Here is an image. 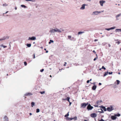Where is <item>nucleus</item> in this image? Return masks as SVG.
Wrapping results in <instances>:
<instances>
[{"label": "nucleus", "mask_w": 121, "mask_h": 121, "mask_svg": "<svg viewBox=\"0 0 121 121\" xmlns=\"http://www.w3.org/2000/svg\"><path fill=\"white\" fill-rule=\"evenodd\" d=\"M70 40L71 41H75L76 40V39L74 37H72V39H70Z\"/></svg>", "instance_id": "obj_23"}, {"label": "nucleus", "mask_w": 121, "mask_h": 121, "mask_svg": "<svg viewBox=\"0 0 121 121\" xmlns=\"http://www.w3.org/2000/svg\"><path fill=\"white\" fill-rule=\"evenodd\" d=\"M4 121H8V118L6 116L4 117Z\"/></svg>", "instance_id": "obj_18"}, {"label": "nucleus", "mask_w": 121, "mask_h": 121, "mask_svg": "<svg viewBox=\"0 0 121 121\" xmlns=\"http://www.w3.org/2000/svg\"><path fill=\"white\" fill-rule=\"evenodd\" d=\"M93 108V107L91 106L90 104H89L87 108V109L88 110H91Z\"/></svg>", "instance_id": "obj_3"}, {"label": "nucleus", "mask_w": 121, "mask_h": 121, "mask_svg": "<svg viewBox=\"0 0 121 121\" xmlns=\"http://www.w3.org/2000/svg\"><path fill=\"white\" fill-rule=\"evenodd\" d=\"M90 81L89 80H88L86 82L87 83H88Z\"/></svg>", "instance_id": "obj_53"}, {"label": "nucleus", "mask_w": 121, "mask_h": 121, "mask_svg": "<svg viewBox=\"0 0 121 121\" xmlns=\"http://www.w3.org/2000/svg\"><path fill=\"white\" fill-rule=\"evenodd\" d=\"M67 63L66 62H65V64H64V66H66V64Z\"/></svg>", "instance_id": "obj_50"}, {"label": "nucleus", "mask_w": 121, "mask_h": 121, "mask_svg": "<svg viewBox=\"0 0 121 121\" xmlns=\"http://www.w3.org/2000/svg\"><path fill=\"white\" fill-rule=\"evenodd\" d=\"M69 112H68V113H67V114L65 115V117H67V116H69Z\"/></svg>", "instance_id": "obj_29"}, {"label": "nucleus", "mask_w": 121, "mask_h": 121, "mask_svg": "<svg viewBox=\"0 0 121 121\" xmlns=\"http://www.w3.org/2000/svg\"><path fill=\"white\" fill-rule=\"evenodd\" d=\"M25 0L27 1H31L32 2H34V1H35V0Z\"/></svg>", "instance_id": "obj_38"}, {"label": "nucleus", "mask_w": 121, "mask_h": 121, "mask_svg": "<svg viewBox=\"0 0 121 121\" xmlns=\"http://www.w3.org/2000/svg\"><path fill=\"white\" fill-rule=\"evenodd\" d=\"M68 119L70 121H71L73 120L72 118H68Z\"/></svg>", "instance_id": "obj_41"}, {"label": "nucleus", "mask_w": 121, "mask_h": 121, "mask_svg": "<svg viewBox=\"0 0 121 121\" xmlns=\"http://www.w3.org/2000/svg\"><path fill=\"white\" fill-rule=\"evenodd\" d=\"M116 28L115 26H113L111 27L110 28L111 30H113L115 29Z\"/></svg>", "instance_id": "obj_32"}, {"label": "nucleus", "mask_w": 121, "mask_h": 121, "mask_svg": "<svg viewBox=\"0 0 121 121\" xmlns=\"http://www.w3.org/2000/svg\"><path fill=\"white\" fill-rule=\"evenodd\" d=\"M99 3L101 6H103L104 3L105 2V1L103 0H100L99 1Z\"/></svg>", "instance_id": "obj_7"}, {"label": "nucleus", "mask_w": 121, "mask_h": 121, "mask_svg": "<svg viewBox=\"0 0 121 121\" xmlns=\"http://www.w3.org/2000/svg\"><path fill=\"white\" fill-rule=\"evenodd\" d=\"M40 111V110L38 108L36 109V112L37 113H38Z\"/></svg>", "instance_id": "obj_33"}, {"label": "nucleus", "mask_w": 121, "mask_h": 121, "mask_svg": "<svg viewBox=\"0 0 121 121\" xmlns=\"http://www.w3.org/2000/svg\"><path fill=\"white\" fill-rule=\"evenodd\" d=\"M9 36H7L4 37L0 39L1 41H3V40H5L7 39H8L9 38Z\"/></svg>", "instance_id": "obj_2"}, {"label": "nucleus", "mask_w": 121, "mask_h": 121, "mask_svg": "<svg viewBox=\"0 0 121 121\" xmlns=\"http://www.w3.org/2000/svg\"><path fill=\"white\" fill-rule=\"evenodd\" d=\"M106 43H105V42H104L102 44V45H103V46H104V45L105 44H106Z\"/></svg>", "instance_id": "obj_42"}, {"label": "nucleus", "mask_w": 121, "mask_h": 121, "mask_svg": "<svg viewBox=\"0 0 121 121\" xmlns=\"http://www.w3.org/2000/svg\"><path fill=\"white\" fill-rule=\"evenodd\" d=\"M69 102V105L70 106L71 105V102H70V101Z\"/></svg>", "instance_id": "obj_51"}, {"label": "nucleus", "mask_w": 121, "mask_h": 121, "mask_svg": "<svg viewBox=\"0 0 121 121\" xmlns=\"http://www.w3.org/2000/svg\"><path fill=\"white\" fill-rule=\"evenodd\" d=\"M15 10H17V7H15Z\"/></svg>", "instance_id": "obj_60"}, {"label": "nucleus", "mask_w": 121, "mask_h": 121, "mask_svg": "<svg viewBox=\"0 0 121 121\" xmlns=\"http://www.w3.org/2000/svg\"><path fill=\"white\" fill-rule=\"evenodd\" d=\"M86 5L85 4H83L82 5V7L80 8V9L81 10H83L85 9V6Z\"/></svg>", "instance_id": "obj_12"}, {"label": "nucleus", "mask_w": 121, "mask_h": 121, "mask_svg": "<svg viewBox=\"0 0 121 121\" xmlns=\"http://www.w3.org/2000/svg\"><path fill=\"white\" fill-rule=\"evenodd\" d=\"M96 86L95 85H94V86H93L92 87V89L94 90H95L96 89Z\"/></svg>", "instance_id": "obj_17"}, {"label": "nucleus", "mask_w": 121, "mask_h": 121, "mask_svg": "<svg viewBox=\"0 0 121 121\" xmlns=\"http://www.w3.org/2000/svg\"><path fill=\"white\" fill-rule=\"evenodd\" d=\"M0 46L1 47H3L4 48L7 47V46L4 45L3 44H1L0 45Z\"/></svg>", "instance_id": "obj_31"}, {"label": "nucleus", "mask_w": 121, "mask_h": 121, "mask_svg": "<svg viewBox=\"0 0 121 121\" xmlns=\"http://www.w3.org/2000/svg\"><path fill=\"white\" fill-rule=\"evenodd\" d=\"M8 11H7L6 13H5V14L7 13H8Z\"/></svg>", "instance_id": "obj_63"}, {"label": "nucleus", "mask_w": 121, "mask_h": 121, "mask_svg": "<svg viewBox=\"0 0 121 121\" xmlns=\"http://www.w3.org/2000/svg\"><path fill=\"white\" fill-rule=\"evenodd\" d=\"M115 31L116 32H121V29H116Z\"/></svg>", "instance_id": "obj_11"}, {"label": "nucleus", "mask_w": 121, "mask_h": 121, "mask_svg": "<svg viewBox=\"0 0 121 121\" xmlns=\"http://www.w3.org/2000/svg\"><path fill=\"white\" fill-rule=\"evenodd\" d=\"M69 99H70V98L69 97H67L65 99H63V100H67L68 102H69L70 101H69Z\"/></svg>", "instance_id": "obj_20"}, {"label": "nucleus", "mask_w": 121, "mask_h": 121, "mask_svg": "<svg viewBox=\"0 0 121 121\" xmlns=\"http://www.w3.org/2000/svg\"><path fill=\"white\" fill-rule=\"evenodd\" d=\"M33 58L34 59L35 58V54H34L33 55Z\"/></svg>", "instance_id": "obj_44"}, {"label": "nucleus", "mask_w": 121, "mask_h": 121, "mask_svg": "<svg viewBox=\"0 0 121 121\" xmlns=\"http://www.w3.org/2000/svg\"><path fill=\"white\" fill-rule=\"evenodd\" d=\"M98 41V40L97 39H95L94 40V41H95V42L97 41Z\"/></svg>", "instance_id": "obj_54"}, {"label": "nucleus", "mask_w": 121, "mask_h": 121, "mask_svg": "<svg viewBox=\"0 0 121 121\" xmlns=\"http://www.w3.org/2000/svg\"><path fill=\"white\" fill-rule=\"evenodd\" d=\"M21 6L22 7H23L24 8H27V7L24 5H21Z\"/></svg>", "instance_id": "obj_26"}, {"label": "nucleus", "mask_w": 121, "mask_h": 121, "mask_svg": "<svg viewBox=\"0 0 121 121\" xmlns=\"http://www.w3.org/2000/svg\"><path fill=\"white\" fill-rule=\"evenodd\" d=\"M8 5L7 4H6L5 3L4 4H3V6H8Z\"/></svg>", "instance_id": "obj_35"}, {"label": "nucleus", "mask_w": 121, "mask_h": 121, "mask_svg": "<svg viewBox=\"0 0 121 121\" xmlns=\"http://www.w3.org/2000/svg\"><path fill=\"white\" fill-rule=\"evenodd\" d=\"M84 33V31H80L78 33V35H81L82 34V33Z\"/></svg>", "instance_id": "obj_21"}, {"label": "nucleus", "mask_w": 121, "mask_h": 121, "mask_svg": "<svg viewBox=\"0 0 121 121\" xmlns=\"http://www.w3.org/2000/svg\"><path fill=\"white\" fill-rule=\"evenodd\" d=\"M96 56H97V57H96V58H95L94 59V61H95L96 60V59H97V54H96Z\"/></svg>", "instance_id": "obj_37"}, {"label": "nucleus", "mask_w": 121, "mask_h": 121, "mask_svg": "<svg viewBox=\"0 0 121 121\" xmlns=\"http://www.w3.org/2000/svg\"><path fill=\"white\" fill-rule=\"evenodd\" d=\"M99 121H105L103 119H101L100 120H99Z\"/></svg>", "instance_id": "obj_49"}, {"label": "nucleus", "mask_w": 121, "mask_h": 121, "mask_svg": "<svg viewBox=\"0 0 121 121\" xmlns=\"http://www.w3.org/2000/svg\"><path fill=\"white\" fill-rule=\"evenodd\" d=\"M121 13H120L116 16V20H119V19L118 18V17L121 16Z\"/></svg>", "instance_id": "obj_10"}, {"label": "nucleus", "mask_w": 121, "mask_h": 121, "mask_svg": "<svg viewBox=\"0 0 121 121\" xmlns=\"http://www.w3.org/2000/svg\"><path fill=\"white\" fill-rule=\"evenodd\" d=\"M94 106H95V107H98V105H95Z\"/></svg>", "instance_id": "obj_59"}, {"label": "nucleus", "mask_w": 121, "mask_h": 121, "mask_svg": "<svg viewBox=\"0 0 121 121\" xmlns=\"http://www.w3.org/2000/svg\"><path fill=\"white\" fill-rule=\"evenodd\" d=\"M97 116V114L95 113H93L91 114V116L93 118L96 117Z\"/></svg>", "instance_id": "obj_9"}, {"label": "nucleus", "mask_w": 121, "mask_h": 121, "mask_svg": "<svg viewBox=\"0 0 121 121\" xmlns=\"http://www.w3.org/2000/svg\"><path fill=\"white\" fill-rule=\"evenodd\" d=\"M98 112L101 113H103L104 112L103 110L101 108L99 109H98Z\"/></svg>", "instance_id": "obj_15"}, {"label": "nucleus", "mask_w": 121, "mask_h": 121, "mask_svg": "<svg viewBox=\"0 0 121 121\" xmlns=\"http://www.w3.org/2000/svg\"><path fill=\"white\" fill-rule=\"evenodd\" d=\"M36 39V37L34 36H33L31 37H29L28 39V40H34Z\"/></svg>", "instance_id": "obj_5"}, {"label": "nucleus", "mask_w": 121, "mask_h": 121, "mask_svg": "<svg viewBox=\"0 0 121 121\" xmlns=\"http://www.w3.org/2000/svg\"><path fill=\"white\" fill-rule=\"evenodd\" d=\"M108 46L109 47H111V45L110 44H108Z\"/></svg>", "instance_id": "obj_56"}, {"label": "nucleus", "mask_w": 121, "mask_h": 121, "mask_svg": "<svg viewBox=\"0 0 121 121\" xmlns=\"http://www.w3.org/2000/svg\"><path fill=\"white\" fill-rule=\"evenodd\" d=\"M117 85L119 84L120 82L119 81V80H117Z\"/></svg>", "instance_id": "obj_36"}, {"label": "nucleus", "mask_w": 121, "mask_h": 121, "mask_svg": "<svg viewBox=\"0 0 121 121\" xmlns=\"http://www.w3.org/2000/svg\"><path fill=\"white\" fill-rule=\"evenodd\" d=\"M87 1L90 2L91 1V0H87Z\"/></svg>", "instance_id": "obj_64"}, {"label": "nucleus", "mask_w": 121, "mask_h": 121, "mask_svg": "<svg viewBox=\"0 0 121 121\" xmlns=\"http://www.w3.org/2000/svg\"><path fill=\"white\" fill-rule=\"evenodd\" d=\"M101 83H99V85H101Z\"/></svg>", "instance_id": "obj_57"}, {"label": "nucleus", "mask_w": 121, "mask_h": 121, "mask_svg": "<svg viewBox=\"0 0 121 121\" xmlns=\"http://www.w3.org/2000/svg\"><path fill=\"white\" fill-rule=\"evenodd\" d=\"M112 72H108V73L109 74H112Z\"/></svg>", "instance_id": "obj_46"}, {"label": "nucleus", "mask_w": 121, "mask_h": 121, "mask_svg": "<svg viewBox=\"0 0 121 121\" xmlns=\"http://www.w3.org/2000/svg\"><path fill=\"white\" fill-rule=\"evenodd\" d=\"M118 44H119L120 43V42L119 41H118L116 43Z\"/></svg>", "instance_id": "obj_52"}, {"label": "nucleus", "mask_w": 121, "mask_h": 121, "mask_svg": "<svg viewBox=\"0 0 121 121\" xmlns=\"http://www.w3.org/2000/svg\"><path fill=\"white\" fill-rule=\"evenodd\" d=\"M111 118L112 120H115L117 118V117H116L115 115L114 116H112L111 117Z\"/></svg>", "instance_id": "obj_13"}, {"label": "nucleus", "mask_w": 121, "mask_h": 121, "mask_svg": "<svg viewBox=\"0 0 121 121\" xmlns=\"http://www.w3.org/2000/svg\"><path fill=\"white\" fill-rule=\"evenodd\" d=\"M68 39L70 40V39L71 38V36L70 35H68Z\"/></svg>", "instance_id": "obj_39"}, {"label": "nucleus", "mask_w": 121, "mask_h": 121, "mask_svg": "<svg viewBox=\"0 0 121 121\" xmlns=\"http://www.w3.org/2000/svg\"><path fill=\"white\" fill-rule=\"evenodd\" d=\"M44 69H42L40 70V72H42L44 71Z\"/></svg>", "instance_id": "obj_48"}, {"label": "nucleus", "mask_w": 121, "mask_h": 121, "mask_svg": "<svg viewBox=\"0 0 121 121\" xmlns=\"http://www.w3.org/2000/svg\"><path fill=\"white\" fill-rule=\"evenodd\" d=\"M32 95V94L31 93H27L25 94L24 95L26 96H30Z\"/></svg>", "instance_id": "obj_14"}, {"label": "nucleus", "mask_w": 121, "mask_h": 121, "mask_svg": "<svg viewBox=\"0 0 121 121\" xmlns=\"http://www.w3.org/2000/svg\"><path fill=\"white\" fill-rule=\"evenodd\" d=\"M53 41L51 39L50 40V42H49V43L50 44L51 43H53Z\"/></svg>", "instance_id": "obj_30"}, {"label": "nucleus", "mask_w": 121, "mask_h": 121, "mask_svg": "<svg viewBox=\"0 0 121 121\" xmlns=\"http://www.w3.org/2000/svg\"><path fill=\"white\" fill-rule=\"evenodd\" d=\"M115 115L116 117H119L121 115L119 113H117V114H115Z\"/></svg>", "instance_id": "obj_24"}, {"label": "nucleus", "mask_w": 121, "mask_h": 121, "mask_svg": "<svg viewBox=\"0 0 121 121\" xmlns=\"http://www.w3.org/2000/svg\"><path fill=\"white\" fill-rule=\"evenodd\" d=\"M24 65H25V66H26L27 65V63L26 62V61L24 62Z\"/></svg>", "instance_id": "obj_43"}, {"label": "nucleus", "mask_w": 121, "mask_h": 121, "mask_svg": "<svg viewBox=\"0 0 121 121\" xmlns=\"http://www.w3.org/2000/svg\"><path fill=\"white\" fill-rule=\"evenodd\" d=\"M105 30L108 31H109L111 30L110 28H105Z\"/></svg>", "instance_id": "obj_40"}, {"label": "nucleus", "mask_w": 121, "mask_h": 121, "mask_svg": "<svg viewBox=\"0 0 121 121\" xmlns=\"http://www.w3.org/2000/svg\"><path fill=\"white\" fill-rule=\"evenodd\" d=\"M73 119L74 121L76 120H77V117H75L73 118H72Z\"/></svg>", "instance_id": "obj_28"}, {"label": "nucleus", "mask_w": 121, "mask_h": 121, "mask_svg": "<svg viewBox=\"0 0 121 121\" xmlns=\"http://www.w3.org/2000/svg\"><path fill=\"white\" fill-rule=\"evenodd\" d=\"M106 110L109 112H111L113 110V107H108L107 108Z\"/></svg>", "instance_id": "obj_6"}, {"label": "nucleus", "mask_w": 121, "mask_h": 121, "mask_svg": "<svg viewBox=\"0 0 121 121\" xmlns=\"http://www.w3.org/2000/svg\"><path fill=\"white\" fill-rule=\"evenodd\" d=\"M100 101L98 100L97 101V104H99L100 103Z\"/></svg>", "instance_id": "obj_47"}, {"label": "nucleus", "mask_w": 121, "mask_h": 121, "mask_svg": "<svg viewBox=\"0 0 121 121\" xmlns=\"http://www.w3.org/2000/svg\"><path fill=\"white\" fill-rule=\"evenodd\" d=\"M100 108H102V109H103L104 110V111H106L107 110L105 108V107L103 106H101L100 107Z\"/></svg>", "instance_id": "obj_16"}, {"label": "nucleus", "mask_w": 121, "mask_h": 121, "mask_svg": "<svg viewBox=\"0 0 121 121\" xmlns=\"http://www.w3.org/2000/svg\"><path fill=\"white\" fill-rule=\"evenodd\" d=\"M93 52L95 53H96V52L95 51V50L93 51Z\"/></svg>", "instance_id": "obj_55"}, {"label": "nucleus", "mask_w": 121, "mask_h": 121, "mask_svg": "<svg viewBox=\"0 0 121 121\" xmlns=\"http://www.w3.org/2000/svg\"><path fill=\"white\" fill-rule=\"evenodd\" d=\"M108 71L104 73V76L105 77L108 74Z\"/></svg>", "instance_id": "obj_22"}, {"label": "nucleus", "mask_w": 121, "mask_h": 121, "mask_svg": "<svg viewBox=\"0 0 121 121\" xmlns=\"http://www.w3.org/2000/svg\"><path fill=\"white\" fill-rule=\"evenodd\" d=\"M40 93L41 94H42L45 93V91H40Z\"/></svg>", "instance_id": "obj_34"}, {"label": "nucleus", "mask_w": 121, "mask_h": 121, "mask_svg": "<svg viewBox=\"0 0 121 121\" xmlns=\"http://www.w3.org/2000/svg\"><path fill=\"white\" fill-rule=\"evenodd\" d=\"M31 106L32 107H33L34 106L35 103L33 102H32L31 103Z\"/></svg>", "instance_id": "obj_27"}, {"label": "nucleus", "mask_w": 121, "mask_h": 121, "mask_svg": "<svg viewBox=\"0 0 121 121\" xmlns=\"http://www.w3.org/2000/svg\"><path fill=\"white\" fill-rule=\"evenodd\" d=\"M95 82H94L93 83H92V84H93L94 85H95Z\"/></svg>", "instance_id": "obj_58"}, {"label": "nucleus", "mask_w": 121, "mask_h": 121, "mask_svg": "<svg viewBox=\"0 0 121 121\" xmlns=\"http://www.w3.org/2000/svg\"><path fill=\"white\" fill-rule=\"evenodd\" d=\"M55 32H57L58 33H60L61 32V30L59 29H58L57 28H56L54 29Z\"/></svg>", "instance_id": "obj_8"}, {"label": "nucleus", "mask_w": 121, "mask_h": 121, "mask_svg": "<svg viewBox=\"0 0 121 121\" xmlns=\"http://www.w3.org/2000/svg\"><path fill=\"white\" fill-rule=\"evenodd\" d=\"M29 114L30 115H32V114L31 113H30Z\"/></svg>", "instance_id": "obj_61"}, {"label": "nucleus", "mask_w": 121, "mask_h": 121, "mask_svg": "<svg viewBox=\"0 0 121 121\" xmlns=\"http://www.w3.org/2000/svg\"><path fill=\"white\" fill-rule=\"evenodd\" d=\"M88 103H82L81 104V108H84L86 107L87 105H88Z\"/></svg>", "instance_id": "obj_1"}, {"label": "nucleus", "mask_w": 121, "mask_h": 121, "mask_svg": "<svg viewBox=\"0 0 121 121\" xmlns=\"http://www.w3.org/2000/svg\"><path fill=\"white\" fill-rule=\"evenodd\" d=\"M102 69H104V70H105L106 69V68L104 67V66H102Z\"/></svg>", "instance_id": "obj_45"}, {"label": "nucleus", "mask_w": 121, "mask_h": 121, "mask_svg": "<svg viewBox=\"0 0 121 121\" xmlns=\"http://www.w3.org/2000/svg\"><path fill=\"white\" fill-rule=\"evenodd\" d=\"M26 45L28 47H31V45L30 43V44L28 43Z\"/></svg>", "instance_id": "obj_25"}, {"label": "nucleus", "mask_w": 121, "mask_h": 121, "mask_svg": "<svg viewBox=\"0 0 121 121\" xmlns=\"http://www.w3.org/2000/svg\"><path fill=\"white\" fill-rule=\"evenodd\" d=\"M101 13L100 11H95L93 12L92 14L93 15H97Z\"/></svg>", "instance_id": "obj_4"}, {"label": "nucleus", "mask_w": 121, "mask_h": 121, "mask_svg": "<svg viewBox=\"0 0 121 121\" xmlns=\"http://www.w3.org/2000/svg\"><path fill=\"white\" fill-rule=\"evenodd\" d=\"M48 51H46V53H48Z\"/></svg>", "instance_id": "obj_62"}, {"label": "nucleus", "mask_w": 121, "mask_h": 121, "mask_svg": "<svg viewBox=\"0 0 121 121\" xmlns=\"http://www.w3.org/2000/svg\"><path fill=\"white\" fill-rule=\"evenodd\" d=\"M49 32H51V33H54L55 32V29H52Z\"/></svg>", "instance_id": "obj_19"}]
</instances>
